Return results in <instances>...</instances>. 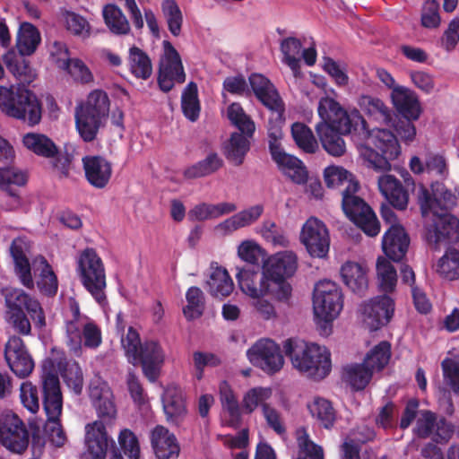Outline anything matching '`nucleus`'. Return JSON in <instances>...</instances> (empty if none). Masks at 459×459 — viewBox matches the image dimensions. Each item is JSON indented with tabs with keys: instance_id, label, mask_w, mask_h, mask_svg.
I'll return each instance as SVG.
<instances>
[{
	"instance_id": "f257e3e1",
	"label": "nucleus",
	"mask_w": 459,
	"mask_h": 459,
	"mask_svg": "<svg viewBox=\"0 0 459 459\" xmlns=\"http://www.w3.org/2000/svg\"><path fill=\"white\" fill-rule=\"evenodd\" d=\"M317 113L321 120L315 130L324 150L332 156L341 157L345 153L342 135L353 132L368 133L367 122L359 111L355 108L347 111L333 98H321Z\"/></svg>"
},
{
	"instance_id": "f03ea898",
	"label": "nucleus",
	"mask_w": 459,
	"mask_h": 459,
	"mask_svg": "<svg viewBox=\"0 0 459 459\" xmlns=\"http://www.w3.org/2000/svg\"><path fill=\"white\" fill-rule=\"evenodd\" d=\"M417 199L421 214L427 218L432 215V223L426 227V239L435 250L447 247L458 240L459 220L447 213L456 204V196L445 190L439 199L433 198L429 191L420 185L417 190Z\"/></svg>"
},
{
	"instance_id": "7ed1b4c3",
	"label": "nucleus",
	"mask_w": 459,
	"mask_h": 459,
	"mask_svg": "<svg viewBox=\"0 0 459 459\" xmlns=\"http://www.w3.org/2000/svg\"><path fill=\"white\" fill-rule=\"evenodd\" d=\"M283 350L292 366L308 378L319 381L331 372V353L324 346L290 338L284 342Z\"/></svg>"
},
{
	"instance_id": "20e7f679",
	"label": "nucleus",
	"mask_w": 459,
	"mask_h": 459,
	"mask_svg": "<svg viewBox=\"0 0 459 459\" xmlns=\"http://www.w3.org/2000/svg\"><path fill=\"white\" fill-rule=\"evenodd\" d=\"M121 345L128 362L134 366L141 364L144 376L151 382L156 381L164 359L160 344L154 341L142 342L139 333L130 326L121 338Z\"/></svg>"
},
{
	"instance_id": "39448f33",
	"label": "nucleus",
	"mask_w": 459,
	"mask_h": 459,
	"mask_svg": "<svg viewBox=\"0 0 459 459\" xmlns=\"http://www.w3.org/2000/svg\"><path fill=\"white\" fill-rule=\"evenodd\" d=\"M110 101L102 90L89 93L86 100L75 110L76 129L84 142L96 139L100 128L104 127L109 114Z\"/></svg>"
},
{
	"instance_id": "423d86ee",
	"label": "nucleus",
	"mask_w": 459,
	"mask_h": 459,
	"mask_svg": "<svg viewBox=\"0 0 459 459\" xmlns=\"http://www.w3.org/2000/svg\"><path fill=\"white\" fill-rule=\"evenodd\" d=\"M0 109L10 117L38 125L42 117V105L34 92L25 88L0 86Z\"/></svg>"
},
{
	"instance_id": "0eeeda50",
	"label": "nucleus",
	"mask_w": 459,
	"mask_h": 459,
	"mask_svg": "<svg viewBox=\"0 0 459 459\" xmlns=\"http://www.w3.org/2000/svg\"><path fill=\"white\" fill-rule=\"evenodd\" d=\"M42 405L47 416L46 431L57 446L65 444V435L60 417L63 411V394L57 374L48 371L41 376Z\"/></svg>"
},
{
	"instance_id": "6e6552de",
	"label": "nucleus",
	"mask_w": 459,
	"mask_h": 459,
	"mask_svg": "<svg viewBox=\"0 0 459 459\" xmlns=\"http://www.w3.org/2000/svg\"><path fill=\"white\" fill-rule=\"evenodd\" d=\"M342 289L320 290L314 289L313 310L319 333L327 336L332 333L333 322L343 307Z\"/></svg>"
},
{
	"instance_id": "1a4fd4ad",
	"label": "nucleus",
	"mask_w": 459,
	"mask_h": 459,
	"mask_svg": "<svg viewBox=\"0 0 459 459\" xmlns=\"http://www.w3.org/2000/svg\"><path fill=\"white\" fill-rule=\"evenodd\" d=\"M298 269V257L292 251L285 250L270 255L263 262L260 287L281 286Z\"/></svg>"
},
{
	"instance_id": "9d476101",
	"label": "nucleus",
	"mask_w": 459,
	"mask_h": 459,
	"mask_svg": "<svg viewBox=\"0 0 459 459\" xmlns=\"http://www.w3.org/2000/svg\"><path fill=\"white\" fill-rule=\"evenodd\" d=\"M30 442V433L24 422L11 411L0 414V443L15 454L23 453Z\"/></svg>"
},
{
	"instance_id": "9b49d317",
	"label": "nucleus",
	"mask_w": 459,
	"mask_h": 459,
	"mask_svg": "<svg viewBox=\"0 0 459 459\" xmlns=\"http://www.w3.org/2000/svg\"><path fill=\"white\" fill-rule=\"evenodd\" d=\"M350 192L343 194L342 206L347 217L370 237L380 231V223L372 209L363 199Z\"/></svg>"
},
{
	"instance_id": "f8f14e48",
	"label": "nucleus",
	"mask_w": 459,
	"mask_h": 459,
	"mask_svg": "<svg viewBox=\"0 0 459 459\" xmlns=\"http://www.w3.org/2000/svg\"><path fill=\"white\" fill-rule=\"evenodd\" d=\"M163 54L160 60L158 83L161 91L168 92L175 83H183L186 74L181 57L169 41H163Z\"/></svg>"
},
{
	"instance_id": "ddd939ff",
	"label": "nucleus",
	"mask_w": 459,
	"mask_h": 459,
	"mask_svg": "<svg viewBox=\"0 0 459 459\" xmlns=\"http://www.w3.org/2000/svg\"><path fill=\"white\" fill-rule=\"evenodd\" d=\"M455 429L451 422L445 417L437 415L429 411L422 410L420 411V417L416 420L413 429L414 434L419 438L431 437L436 444H446L454 434Z\"/></svg>"
},
{
	"instance_id": "4468645a",
	"label": "nucleus",
	"mask_w": 459,
	"mask_h": 459,
	"mask_svg": "<svg viewBox=\"0 0 459 459\" xmlns=\"http://www.w3.org/2000/svg\"><path fill=\"white\" fill-rule=\"evenodd\" d=\"M249 361L267 374L280 371L284 359L280 346L271 339H260L247 351Z\"/></svg>"
},
{
	"instance_id": "2eb2a0df",
	"label": "nucleus",
	"mask_w": 459,
	"mask_h": 459,
	"mask_svg": "<svg viewBox=\"0 0 459 459\" xmlns=\"http://www.w3.org/2000/svg\"><path fill=\"white\" fill-rule=\"evenodd\" d=\"M76 273L84 287L106 286L104 264L93 248L87 247L79 254Z\"/></svg>"
},
{
	"instance_id": "dca6fc26",
	"label": "nucleus",
	"mask_w": 459,
	"mask_h": 459,
	"mask_svg": "<svg viewBox=\"0 0 459 459\" xmlns=\"http://www.w3.org/2000/svg\"><path fill=\"white\" fill-rule=\"evenodd\" d=\"M300 241L306 247L310 255L325 257L330 247L329 232L323 221L316 217H310L303 225L300 232Z\"/></svg>"
},
{
	"instance_id": "f3484780",
	"label": "nucleus",
	"mask_w": 459,
	"mask_h": 459,
	"mask_svg": "<svg viewBox=\"0 0 459 459\" xmlns=\"http://www.w3.org/2000/svg\"><path fill=\"white\" fill-rule=\"evenodd\" d=\"M394 306V300L386 294L370 299L360 307L364 323L370 331L380 329L393 318Z\"/></svg>"
},
{
	"instance_id": "a211bd4d",
	"label": "nucleus",
	"mask_w": 459,
	"mask_h": 459,
	"mask_svg": "<svg viewBox=\"0 0 459 459\" xmlns=\"http://www.w3.org/2000/svg\"><path fill=\"white\" fill-rule=\"evenodd\" d=\"M1 292L4 296L5 313L27 312L38 326L45 325V315L39 302L22 289H1Z\"/></svg>"
},
{
	"instance_id": "6ab92c4d",
	"label": "nucleus",
	"mask_w": 459,
	"mask_h": 459,
	"mask_svg": "<svg viewBox=\"0 0 459 459\" xmlns=\"http://www.w3.org/2000/svg\"><path fill=\"white\" fill-rule=\"evenodd\" d=\"M4 359L10 369L19 377H27L34 368V361L23 340L16 335L9 337L4 346Z\"/></svg>"
},
{
	"instance_id": "aec40b11",
	"label": "nucleus",
	"mask_w": 459,
	"mask_h": 459,
	"mask_svg": "<svg viewBox=\"0 0 459 459\" xmlns=\"http://www.w3.org/2000/svg\"><path fill=\"white\" fill-rule=\"evenodd\" d=\"M89 396L98 416L103 420L110 421L117 416V407L114 395L107 382L100 378L90 383Z\"/></svg>"
},
{
	"instance_id": "412c9836",
	"label": "nucleus",
	"mask_w": 459,
	"mask_h": 459,
	"mask_svg": "<svg viewBox=\"0 0 459 459\" xmlns=\"http://www.w3.org/2000/svg\"><path fill=\"white\" fill-rule=\"evenodd\" d=\"M410 246V238L401 224H393L382 238V249L385 255L394 261H401Z\"/></svg>"
},
{
	"instance_id": "4be33fe9",
	"label": "nucleus",
	"mask_w": 459,
	"mask_h": 459,
	"mask_svg": "<svg viewBox=\"0 0 459 459\" xmlns=\"http://www.w3.org/2000/svg\"><path fill=\"white\" fill-rule=\"evenodd\" d=\"M85 178L95 188H105L112 176V164L107 159L90 155L82 158Z\"/></svg>"
},
{
	"instance_id": "5701e85b",
	"label": "nucleus",
	"mask_w": 459,
	"mask_h": 459,
	"mask_svg": "<svg viewBox=\"0 0 459 459\" xmlns=\"http://www.w3.org/2000/svg\"><path fill=\"white\" fill-rule=\"evenodd\" d=\"M151 445L157 459H177L180 453L176 436L161 425L152 430Z\"/></svg>"
},
{
	"instance_id": "b1692460",
	"label": "nucleus",
	"mask_w": 459,
	"mask_h": 459,
	"mask_svg": "<svg viewBox=\"0 0 459 459\" xmlns=\"http://www.w3.org/2000/svg\"><path fill=\"white\" fill-rule=\"evenodd\" d=\"M85 444L88 453L93 459H105L109 443L113 446V439L109 438L104 423L96 420L85 427Z\"/></svg>"
},
{
	"instance_id": "393cba45",
	"label": "nucleus",
	"mask_w": 459,
	"mask_h": 459,
	"mask_svg": "<svg viewBox=\"0 0 459 459\" xmlns=\"http://www.w3.org/2000/svg\"><path fill=\"white\" fill-rule=\"evenodd\" d=\"M161 400L167 420L179 424L186 414L183 390L176 385H169L164 390Z\"/></svg>"
},
{
	"instance_id": "a878e982",
	"label": "nucleus",
	"mask_w": 459,
	"mask_h": 459,
	"mask_svg": "<svg viewBox=\"0 0 459 459\" xmlns=\"http://www.w3.org/2000/svg\"><path fill=\"white\" fill-rule=\"evenodd\" d=\"M378 189L395 209L403 211L409 203V194L394 176L385 174L378 178Z\"/></svg>"
},
{
	"instance_id": "bb28decb",
	"label": "nucleus",
	"mask_w": 459,
	"mask_h": 459,
	"mask_svg": "<svg viewBox=\"0 0 459 459\" xmlns=\"http://www.w3.org/2000/svg\"><path fill=\"white\" fill-rule=\"evenodd\" d=\"M250 86L256 98L270 110H281L282 100L274 85L264 75L253 74L249 76Z\"/></svg>"
},
{
	"instance_id": "cd10ccee",
	"label": "nucleus",
	"mask_w": 459,
	"mask_h": 459,
	"mask_svg": "<svg viewBox=\"0 0 459 459\" xmlns=\"http://www.w3.org/2000/svg\"><path fill=\"white\" fill-rule=\"evenodd\" d=\"M30 247V243L25 238L13 239L10 247L15 273L21 279L22 283L26 287H30L32 283L30 264L27 257Z\"/></svg>"
},
{
	"instance_id": "c85d7f7f",
	"label": "nucleus",
	"mask_w": 459,
	"mask_h": 459,
	"mask_svg": "<svg viewBox=\"0 0 459 459\" xmlns=\"http://www.w3.org/2000/svg\"><path fill=\"white\" fill-rule=\"evenodd\" d=\"M391 99L396 110L404 118H419L420 107L413 91L404 86L395 87L391 92Z\"/></svg>"
},
{
	"instance_id": "c756f323",
	"label": "nucleus",
	"mask_w": 459,
	"mask_h": 459,
	"mask_svg": "<svg viewBox=\"0 0 459 459\" xmlns=\"http://www.w3.org/2000/svg\"><path fill=\"white\" fill-rule=\"evenodd\" d=\"M219 396L222 410L228 415L227 425L238 429L242 424V411L238 398L227 381L220 383Z\"/></svg>"
},
{
	"instance_id": "7c9ffc66",
	"label": "nucleus",
	"mask_w": 459,
	"mask_h": 459,
	"mask_svg": "<svg viewBox=\"0 0 459 459\" xmlns=\"http://www.w3.org/2000/svg\"><path fill=\"white\" fill-rule=\"evenodd\" d=\"M27 181L28 174L26 171L14 166L0 168V189L13 198L16 204L20 203V195L13 190V187L24 186Z\"/></svg>"
},
{
	"instance_id": "2f4dec72",
	"label": "nucleus",
	"mask_w": 459,
	"mask_h": 459,
	"mask_svg": "<svg viewBox=\"0 0 459 459\" xmlns=\"http://www.w3.org/2000/svg\"><path fill=\"white\" fill-rule=\"evenodd\" d=\"M307 409L313 419L316 420L320 427L325 429H332L337 420V411L333 403L323 397H315L307 404Z\"/></svg>"
},
{
	"instance_id": "473e14b6",
	"label": "nucleus",
	"mask_w": 459,
	"mask_h": 459,
	"mask_svg": "<svg viewBox=\"0 0 459 459\" xmlns=\"http://www.w3.org/2000/svg\"><path fill=\"white\" fill-rule=\"evenodd\" d=\"M324 176L328 187L335 188L344 186L342 190V195L350 192L357 193L359 190L358 182L354 181L352 175L342 167L329 166L325 169Z\"/></svg>"
},
{
	"instance_id": "72a5a7b5",
	"label": "nucleus",
	"mask_w": 459,
	"mask_h": 459,
	"mask_svg": "<svg viewBox=\"0 0 459 459\" xmlns=\"http://www.w3.org/2000/svg\"><path fill=\"white\" fill-rule=\"evenodd\" d=\"M251 136L243 133H233L224 146L226 159L235 166H240L250 149Z\"/></svg>"
},
{
	"instance_id": "f704fd0d",
	"label": "nucleus",
	"mask_w": 459,
	"mask_h": 459,
	"mask_svg": "<svg viewBox=\"0 0 459 459\" xmlns=\"http://www.w3.org/2000/svg\"><path fill=\"white\" fill-rule=\"evenodd\" d=\"M237 210V206L233 203L222 202L216 204L202 203L195 205L188 212V216L192 221H206L216 219L225 214H229Z\"/></svg>"
},
{
	"instance_id": "c9c22d12",
	"label": "nucleus",
	"mask_w": 459,
	"mask_h": 459,
	"mask_svg": "<svg viewBox=\"0 0 459 459\" xmlns=\"http://www.w3.org/2000/svg\"><path fill=\"white\" fill-rule=\"evenodd\" d=\"M3 59L8 71L21 83L29 84L36 78L35 72L23 56H16L14 52L9 51L4 56Z\"/></svg>"
},
{
	"instance_id": "e433bc0d",
	"label": "nucleus",
	"mask_w": 459,
	"mask_h": 459,
	"mask_svg": "<svg viewBox=\"0 0 459 459\" xmlns=\"http://www.w3.org/2000/svg\"><path fill=\"white\" fill-rule=\"evenodd\" d=\"M373 374L363 363H352L342 368V379L354 391H362L372 379Z\"/></svg>"
},
{
	"instance_id": "4c0bfd02",
	"label": "nucleus",
	"mask_w": 459,
	"mask_h": 459,
	"mask_svg": "<svg viewBox=\"0 0 459 459\" xmlns=\"http://www.w3.org/2000/svg\"><path fill=\"white\" fill-rule=\"evenodd\" d=\"M358 104L368 117L384 125H389L393 120L392 111L378 98L364 95L359 99Z\"/></svg>"
},
{
	"instance_id": "58836bf2",
	"label": "nucleus",
	"mask_w": 459,
	"mask_h": 459,
	"mask_svg": "<svg viewBox=\"0 0 459 459\" xmlns=\"http://www.w3.org/2000/svg\"><path fill=\"white\" fill-rule=\"evenodd\" d=\"M222 166L223 160L216 152H210L202 160L186 168L183 175L186 179L204 178L215 173Z\"/></svg>"
},
{
	"instance_id": "ea45409f",
	"label": "nucleus",
	"mask_w": 459,
	"mask_h": 459,
	"mask_svg": "<svg viewBox=\"0 0 459 459\" xmlns=\"http://www.w3.org/2000/svg\"><path fill=\"white\" fill-rule=\"evenodd\" d=\"M302 48L300 39L295 37L285 38L280 44V49L283 56L282 62L290 68L296 77L300 74Z\"/></svg>"
},
{
	"instance_id": "a19ab883",
	"label": "nucleus",
	"mask_w": 459,
	"mask_h": 459,
	"mask_svg": "<svg viewBox=\"0 0 459 459\" xmlns=\"http://www.w3.org/2000/svg\"><path fill=\"white\" fill-rule=\"evenodd\" d=\"M102 17L109 31L115 35H126L130 32V24L122 10L113 4L104 5Z\"/></svg>"
},
{
	"instance_id": "79ce46f5",
	"label": "nucleus",
	"mask_w": 459,
	"mask_h": 459,
	"mask_svg": "<svg viewBox=\"0 0 459 459\" xmlns=\"http://www.w3.org/2000/svg\"><path fill=\"white\" fill-rule=\"evenodd\" d=\"M40 42V35L38 29L30 23L21 24L16 47L22 56L33 54Z\"/></svg>"
},
{
	"instance_id": "37998d69",
	"label": "nucleus",
	"mask_w": 459,
	"mask_h": 459,
	"mask_svg": "<svg viewBox=\"0 0 459 459\" xmlns=\"http://www.w3.org/2000/svg\"><path fill=\"white\" fill-rule=\"evenodd\" d=\"M390 357L391 345L388 342L383 341L366 354L362 363L374 374V372H379L385 368Z\"/></svg>"
},
{
	"instance_id": "c03bdc74",
	"label": "nucleus",
	"mask_w": 459,
	"mask_h": 459,
	"mask_svg": "<svg viewBox=\"0 0 459 459\" xmlns=\"http://www.w3.org/2000/svg\"><path fill=\"white\" fill-rule=\"evenodd\" d=\"M22 143L28 150L45 158H52L57 153L55 143L44 134L29 133L23 136Z\"/></svg>"
},
{
	"instance_id": "a18cd8bd",
	"label": "nucleus",
	"mask_w": 459,
	"mask_h": 459,
	"mask_svg": "<svg viewBox=\"0 0 459 459\" xmlns=\"http://www.w3.org/2000/svg\"><path fill=\"white\" fill-rule=\"evenodd\" d=\"M291 136L296 145L306 153H316L319 145L312 130L304 123L296 122L291 126Z\"/></svg>"
},
{
	"instance_id": "49530a36",
	"label": "nucleus",
	"mask_w": 459,
	"mask_h": 459,
	"mask_svg": "<svg viewBox=\"0 0 459 459\" xmlns=\"http://www.w3.org/2000/svg\"><path fill=\"white\" fill-rule=\"evenodd\" d=\"M340 275L347 287H368V270L355 262H346L342 265Z\"/></svg>"
},
{
	"instance_id": "de8ad7c7",
	"label": "nucleus",
	"mask_w": 459,
	"mask_h": 459,
	"mask_svg": "<svg viewBox=\"0 0 459 459\" xmlns=\"http://www.w3.org/2000/svg\"><path fill=\"white\" fill-rule=\"evenodd\" d=\"M264 207L260 204L243 210L221 223L225 230L234 231L240 228L247 227L255 222L263 214Z\"/></svg>"
},
{
	"instance_id": "09e8293b",
	"label": "nucleus",
	"mask_w": 459,
	"mask_h": 459,
	"mask_svg": "<svg viewBox=\"0 0 459 459\" xmlns=\"http://www.w3.org/2000/svg\"><path fill=\"white\" fill-rule=\"evenodd\" d=\"M373 144L390 159L400 154V146L396 136L389 130L377 129L370 134Z\"/></svg>"
},
{
	"instance_id": "8fccbe9b",
	"label": "nucleus",
	"mask_w": 459,
	"mask_h": 459,
	"mask_svg": "<svg viewBox=\"0 0 459 459\" xmlns=\"http://www.w3.org/2000/svg\"><path fill=\"white\" fill-rule=\"evenodd\" d=\"M129 68L137 78L146 80L152 74V65L149 56L139 48L132 47L129 49Z\"/></svg>"
},
{
	"instance_id": "3c124183",
	"label": "nucleus",
	"mask_w": 459,
	"mask_h": 459,
	"mask_svg": "<svg viewBox=\"0 0 459 459\" xmlns=\"http://www.w3.org/2000/svg\"><path fill=\"white\" fill-rule=\"evenodd\" d=\"M295 435L299 448L297 459H324L322 446L316 445L310 439L306 428H299Z\"/></svg>"
},
{
	"instance_id": "603ef678",
	"label": "nucleus",
	"mask_w": 459,
	"mask_h": 459,
	"mask_svg": "<svg viewBox=\"0 0 459 459\" xmlns=\"http://www.w3.org/2000/svg\"><path fill=\"white\" fill-rule=\"evenodd\" d=\"M181 108L185 117L190 121L197 120L200 114L197 85L190 82L185 88L181 97Z\"/></svg>"
},
{
	"instance_id": "864d4df0",
	"label": "nucleus",
	"mask_w": 459,
	"mask_h": 459,
	"mask_svg": "<svg viewBox=\"0 0 459 459\" xmlns=\"http://www.w3.org/2000/svg\"><path fill=\"white\" fill-rule=\"evenodd\" d=\"M33 266L38 287H57V277L44 256H37L33 260Z\"/></svg>"
},
{
	"instance_id": "5fc2aeb1",
	"label": "nucleus",
	"mask_w": 459,
	"mask_h": 459,
	"mask_svg": "<svg viewBox=\"0 0 459 459\" xmlns=\"http://www.w3.org/2000/svg\"><path fill=\"white\" fill-rule=\"evenodd\" d=\"M272 117L269 118L267 126L268 143L270 152L281 148V139L282 137V125L284 123V104H281V110H271Z\"/></svg>"
},
{
	"instance_id": "6e6d98bb",
	"label": "nucleus",
	"mask_w": 459,
	"mask_h": 459,
	"mask_svg": "<svg viewBox=\"0 0 459 459\" xmlns=\"http://www.w3.org/2000/svg\"><path fill=\"white\" fill-rule=\"evenodd\" d=\"M161 11L168 23V28L173 36H179L183 23L181 10L175 0H164Z\"/></svg>"
},
{
	"instance_id": "4d7b16f0",
	"label": "nucleus",
	"mask_w": 459,
	"mask_h": 459,
	"mask_svg": "<svg viewBox=\"0 0 459 459\" xmlns=\"http://www.w3.org/2000/svg\"><path fill=\"white\" fill-rule=\"evenodd\" d=\"M272 396L271 388L267 387H254L248 390L242 400V410L247 414H251L255 410L261 405L268 404L266 401Z\"/></svg>"
},
{
	"instance_id": "13d9d810",
	"label": "nucleus",
	"mask_w": 459,
	"mask_h": 459,
	"mask_svg": "<svg viewBox=\"0 0 459 459\" xmlns=\"http://www.w3.org/2000/svg\"><path fill=\"white\" fill-rule=\"evenodd\" d=\"M228 117L241 133L249 136L253 135L255 130V123L250 117L246 114L240 104L232 103L229 106Z\"/></svg>"
},
{
	"instance_id": "bf43d9fd",
	"label": "nucleus",
	"mask_w": 459,
	"mask_h": 459,
	"mask_svg": "<svg viewBox=\"0 0 459 459\" xmlns=\"http://www.w3.org/2000/svg\"><path fill=\"white\" fill-rule=\"evenodd\" d=\"M187 305L183 307V314L188 321L202 316L204 310V298L201 289H187L186 294Z\"/></svg>"
},
{
	"instance_id": "052dcab7",
	"label": "nucleus",
	"mask_w": 459,
	"mask_h": 459,
	"mask_svg": "<svg viewBox=\"0 0 459 459\" xmlns=\"http://www.w3.org/2000/svg\"><path fill=\"white\" fill-rule=\"evenodd\" d=\"M247 295L251 297L253 306L256 311L264 319H270L275 316V310L271 302L264 297L270 292L271 289H241Z\"/></svg>"
},
{
	"instance_id": "680f3d73",
	"label": "nucleus",
	"mask_w": 459,
	"mask_h": 459,
	"mask_svg": "<svg viewBox=\"0 0 459 459\" xmlns=\"http://www.w3.org/2000/svg\"><path fill=\"white\" fill-rule=\"evenodd\" d=\"M437 272L447 280L459 278V252L452 249L447 251L438 261Z\"/></svg>"
},
{
	"instance_id": "e2e57ef3",
	"label": "nucleus",
	"mask_w": 459,
	"mask_h": 459,
	"mask_svg": "<svg viewBox=\"0 0 459 459\" xmlns=\"http://www.w3.org/2000/svg\"><path fill=\"white\" fill-rule=\"evenodd\" d=\"M118 444L127 459H140L141 448L137 436L129 429H122L118 434Z\"/></svg>"
},
{
	"instance_id": "0e129e2a",
	"label": "nucleus",
	"mask_w": 459,
	"mask_h": 459,
	"mask_svg": "<svg viewBox=\"0 0 459 459\" xmlns=\"http://www.w3.org/2000/svg\"><path fill=\"white\" fill-rule=\"evenodd\" d=\"M64 382L75 394H81L83 386L82 368L77 362L66 363L61 370Z\"/></svg>"
},
{
	"instance_id": "69168bd1",
	"label": "nucleus",
	"mask_w": 459,
	"mask_h": 459,
	"mask_svg": "<svg viewBox=\"0 0 459 459\" xmlns=\"http://www.w3.org/2000/svg\"><path fill=\"white\" fill-rule=\"evenodd\" d=\"M360 157L368 163V166L377 171H388L391 169L389 162L390 158L377 153L375 150L368 145H360L359 147Z\"/></svg>"
},
{
	"instance_id": "338daca9",
	"label": "nucleus",
	"mask_w": 459,
	"mask_h": 459,
	"mask_svg": "<svg viewBox=\"0 0 459 459\" xmlns=\"http://www.w3.org/2000/svg\"><path fill=\"white\" fill-rule=\"evenodd\" d=\"M65 28L72 34L82 38H87L91 34V25L82 15L66 11L64 13Z\"/></svg>"
},
{
	"instance_id": "774afa93",
	"label": "nucleus",
	"mask_w": 459,
	"mask_h": 459,
	"mask_svg": "<svg viewBox=\"0 0 459 459\" xmlns=\"http://www.w3.org/2000/svg\"><path fill=\"white\" fill-rule=\"evenodd\" d=\"M377 278L379 287H395L398 277L394 265L385 257L377 261Z\"/></svg>"
}]
</instances>
